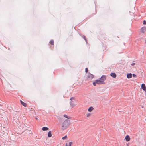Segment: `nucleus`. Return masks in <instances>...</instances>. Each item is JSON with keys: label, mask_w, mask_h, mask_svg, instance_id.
<instances>
[{"label": "nucleus", "mask_w": 146, "mask_h": 146, "mask_svg": "<svg viewBox=\"0 0 146 146\" xmlns=\"http://www.w3.org/2000/svg\"><path fill=\"white\" fill-rule=\"evenodd\" d=\"M127 76L128 78H131L132 77V74L131 73H128L127 74Z\"/></svg>", "instance_id": "obj_8"}, {"label": "nucleus", "mask_w": 146, "mask_h": 146, "mask_svg": "<svg viewBox=\"0 0 146 146\" xmlns=\"http://www.w3.org/2000/svg\"><path fill=\"white\" fill-rule=\"evenodd\" d=\"M73 144V143L72 142H69L68 144V146H71Z\"/></svg>", "instance_id": "obj_17"}, {"label": "nucleus", "mask_w": 146, "mask_h": 146, "mask_svg": "<svg viewBox=\"0 0 146 146\" xmlns=\"http://www.w3.org/2000/svg\"><path fill=\"white\" fill-rule=\"evenodd\" d=\"M88 69L87 68H86L85 69V72L87 73L88 72Z\"/></svg>", "instance_id": "obj_23"}, {"label": "nucleus", "mask_w": 146, "mask_h": 146, "mask_svg": "<svg viewBox=\"0 0 146 146\" xmlns=\"http://www.w3.org/2000/svg\"><path fill=\"white\" fill-rule=\"evenodd\" d=\"M70 105L71 106V108H73L75 107L76 106V104H74L72 102H70Z\"/></svg>", "instance_id": "obj_6"}, {"label": "nucleus", "mask_w": 146, "mask_h": 146, "mask_svg": "<svg viewBox=\"0 0 146 146\" xmlns=\"http://www.w3.org/2000/svg\"><path fill=\"white\" fill-rule=\"evenodd\" d=\"M91 115V114L90 113H88L86 114V116L87 117H90Z\"/></svg>", "instance_id": "obj_18"}, {"label": "nucleus", "mask_w": 146, "mask_h": 146, "mask_svg": "<svg viewBox=\"0 0 146 146\" xmlns=\"http://www.w3.org/2000/svg\"><path fill=\"white\" fill-rule=\"evenodd\" d=\"M146 30V27H142V28L141 29V31L142 33H144L145 32V31Z\"/></svg>", "instance_id": "obj_9"}, {"label": "nucleus", "mask_w": 146, "mask_h": 146, "mask_svg": "<svg viewBox=\"0 0 146 146\" xmlns=\"http://www.w3.org/2000/svg\"><path fill=\"white\" fill-rule=\"evenodd\" d=\"M133 77H136L137 76L134 74H133Z\"/></svg>", "instance_id": "obj_24"}, {"label": "nucleus", "mask_w": 146, "mask_h": 146, "mask_svg": "<svg viewBox=\"0 0 146 146\" xmlns=\"http://www.w3.org/2000/svg\"><path fill=\"white\" fill-rule=\"evenodd\" d=\"M83 38H84V39L85 40H86V39H85V36H83Z\"/></svg>", "instance_id": "obj_26"}, {"label": "nucleus", "mask_w": 146, "mask_h": 146, "mask_svg": "<svg viewBox=\"0 0 146 146\" xmlns=\"http://www.w3.org/2000/svg\"><path fill=\"white\" fill-rule=\"evenodd\" d=\"M134 65H135V63H132V64H131V65H132V66H133Z\"/></svg>", "instance_id": "obj_25"}, {"label": "nucleus", "mask_w": 146, "mask_h": 146, "mask_svg": "<svg viewBox=\"0 0 146 146\" xmlns=\"http://www.w3.org/2000/svg\"><path fill=\"white\" fill-rule=\"evenodd\" d=\"M141 88L143 90L146 92V88L145 85L144 84H142L141 85Z\"/></svg>", "instance_id": "obj_5"}, {"label": "nucleus", "mask_w": 146, "mask_h": 146, "mask_svg": "<svg viewBox=\"0 0 146 146\" xmlns=\"http://www.w3.org/2000/svg\"><path fill=\"white\" fill-rule=\"evenodd\" d=\"M94 108L92 107H90L88 110V111L89 112H91L94 110Z\"/></svg>", "instance_id": "obj_12"}, {"label": "nucleus", "mask_w": 146, "mask_h": 146, "mask_svg": "<svg viewBox=\"0 0 146 146\" xmlns=\"http://www.w3.org/2000/svg\"><path fill=\"white\" fill-rule=\"evenodd\" d=\"M42 129L43 131H47L48 130L49 128L46 127H44L42 128Z\"/></svg>", "instance_id": "obj_14"}, {"label": "nucleus", "mask_w": 146, "mask_h": 146, "mask_svg": "<svg viewBox=\"0 0 146 146\" xmlns=\"http://www.w3.org/2000/svg\"><path fill=\"white\" fill-rule=\"evenodd\" d=\"M70 100L72 101L71 102H73V101L75 100L74 98L73 97H72L70 98Z\"/></svg>", "instance_id": "obj_19"}, {"label": "nucleus", "mask_w": 146, "mask_h": 146, "mask_svg": "<svg viewBox=\"0 0 146 146\" xmlns=\"http://www.w3.org/2000/svg\"><path fill=\"white\" fill-rule=\"evenodd\" d=\"M125 139L127 141H129L130 140V138L129 135H126L125 138Z\"/></svg>", "instance_id": "obj_7"}, {"label": "nucleus", "mask_w": 146, "mask_h": 146, "mask_svg": "<svg viewBox=\"0 0 146 146\" xmlns=\"http://www.w3.org/2000/svg\"><path fill=\"white\" fill-rule=\"evenodd\" d=\"M96 80L95 81V82H93V84L94 86H96Z\"/></svg>", "instance_id": "obj_21"}, {"label": "nucleus", "mask_w": 146, "mask_h": 146, "mask_svg": "<svg viewBox=\"0 0 146 146\" xmlns=\"http://www.w3.org/2000/svg\"><path fill=\"white\" fill-rule=\"evenodd\" d=\"M143 24L144 25L146 24V21L145 20L143 21Z\"/></svg>", "instance_id": "obj_22"}, {"label": "nucleus", "mask_w": 146, "mask_h": 146, "mask_svg": "<svg viewBox=\"0 0 146 146\" xmlns=\"http://www.w3.org/2000/svg\"><path fill=\"white\" fill-rule=\"evenodd\" d=\"M48 137H52V132L51 131H49L48 133Z\"/></svg>", "instance_id": "obj_13"}, {"label": "nucleus", "mask_w": 146, "mask_h": 146, "mask_svg": "<svg viewBox=\"0 0 146 146\" xmlns=\"http://www.w3.org/2000/svg\"><path fill=\"white\" fill-rule=\"evenodd\" d=\"M67 138V136L66 135L62 138V139L63 140H65Z\"/></svg>", "instance_id": "obj_20"}, {"label": "nucleus", "mask_w": 146, "mask_h": 146, "mask_svg": "<svg viewBox=\"0 0 146 146\" xmlns=\"http://www.w3.org/2000/svg\"><path fill=\"white\" fill-rule=\"evenodd\" d=\"M70 120L66 119L62 123L61 129L62 130H65L70 126Z\"/></svg>", "instance_id": "obj_1"}, {"label": "nucleus", "mask_w": 146, "mask_h": 146, "mask_svg": "<svg viewBox=\"0 0 146 146\" xmlns=\"http://www.w3.org/2000/svg\"><path fill=\"white\" fill-rule=\"evenodd\" d=\"M94 77V76L93 75L89 73L88 75L86 76L85 80H92L93 79Z\"/></svg>", "instance_id": "obj_2"}, {"label": "nucleus", "mask_w": 146, "mask_h": 146, "mask_svg": "<svg viewBox=\"0 0 146 146\" xmlns=\"http://www.w3.org/2000/svg\"><path fill=\"white\" fill-rule=\"evenodd\" d=\"M63 116L64 117L66 118H67V119H70L71 118V117L70 116H68L67 115H66V114H64L63 115Z\"/></svg>", "instance_id": "obj_15"}, {"label": "nucleus", "mask_w": 146, "mask_h": 146, "mask_svg": "<svg viewBox=\"0 0 146 146\" xmlns=\"http://www.w3.org/2000/svg\"><path fill=\"white\" fill-rule=\"evenodd\" d=\"M50 43L52 45H54V41L53 40H51L50 42Z\"/></svg>", "instance_id": "obj_16"}, {"label": "nucleus", "mask_w": 146, "mask_h": 146, "mask_svg": "<svg viewBox=\"0 0 146 146\" xmlns=\"http://www.w3.org/2000/svg\"><path fill=\"white\" fill-rule=\"evenodd\" d=\"M96 84H104L103 83V81H101L100 79L96 80Z\"/></svg>", "instance_id": "obj_4"}, {"label": "nucleus", "mask_w": 146, "mask_h": 146, "mask_svg": "<svg viewBox=\"0 0 146 146\" xmlns=\"http://www.w3.org/2000/svg\"><path fill=\"white\" fill-rule=\"evenodd\" d=\"M65 146H68V144L67 143H66V144Z\"/></svg>", "instance_id": "obj_27"}, {"label": "nucleus", "mask_w": 146, "mask_h": 146, "mask_svg": "<svg viewBox=\"0 0 146 146\" xmlns=\"http://www.w3.org/2000/svg\"><path fill=\"white\" fill-rule=\"evenodd\" d=\"M101 81H103V83L104 84H105L104 82V81L106 79V76L105 75H102V76L99 79Z\"/></svg>", "instance_id": "obj_3"}, {"label": "nucleus", "mask_w": 146, "mask_h": 146, "mask_svg": "<svg viewBox=\"0 0 146 146\" xmlns=\"http://www.w3.org/2000/svg\"><path fill=\"white\" fill-rule=\"evenodd\" d=\"M20 102L21 104H22L24 106L26 107L27 106V104L26 103L23 102L21 100H20Z\"/></svg>", "instance_id": "obj_11"}, {"label": "nucleus", "mask_w": 146, "mask_h": 146, "mask_svg": "<svg viewBox=\"0 0 146 146\" xmlns=\"http://www.w3.org/2000/svg\"><path fill=\"white\" fill-rule=\"evenodd\" d=\"M110 76L113 78H115L116 77V75L114 73H112L110 74Z\"/></svg>", "instance_id": "obj_10"}]
</instances>
